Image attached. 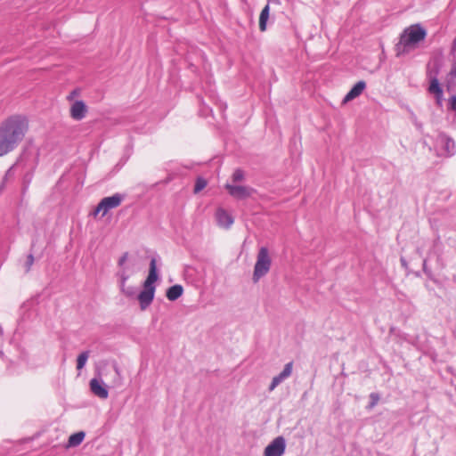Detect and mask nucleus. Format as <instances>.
<instances>
[{"label":"nucleus","mask_w":456,"mask_h":456,"mask_svg":"<svg viewBox=\"0 0 456 456\" xmlns=\"http://www.w3.org/2000/svg\"><path fill=\"white\" fill-rule=\"evenodd\" d=\"M28 129V119L20 115L11 116L0 126V157L12 151Z\"/></svg>","instance_id":"nucleus-1"},{"label":"nucleus","mask_w":456,"mask_h":456,"mask_svg":"<svg viewBox=\"0 0 456 456\" xmlns=\"http://www.w3.org/2000/svg\"><path fill=\"white\" fill-rule=\"evenodd\" d=\"M272 265L269 250L265 247L259 248L256 255V261L254 266L253 281L257 282L262 277L268 273Z\"/></svg>","instance_id":"nucleus-2"},{"label":"nucleus","mask_w":456,"mask_h":456,"mask_svg":"<svg viewBox=\"0 0 456 456\" xmlns=\"http://www.w3.org/2000/svg\"><path fill=\"white\" fill-rule=\"evenodd\" d=\"M427 31L419 24H414L404 29L401 42L405 45H413L425 39Z\"/></svg>","instance_id":"nucleus-3"},{"label":"nucleus","mask_w":456,"mask_h":456,"mask_svg":"<svg viewBox=\"0 0 456 456\" xmlns=\"http://www.w3.org/2000/svg\"><path fill=\"white\" fill-rule=\"evenodd\" d=\"M121 201L122 198L118 194L103 198L97 205L94 215L96 216L99 213H102V216H103L109 212V210L118 208L121 204Z\"/></svg>","instance_id":"nucleus-4"},{"label":"nucleus","mask_w":456,"mask_h":456,"mask_svg":"<svg viewBox=\"0 0 456 456\" xmlns=\"http://www.w3.org/2000/svg\"><path fill=\"white\" fill-rule=\"evenodd\" d=\"M285 451V441L281 436L276 437L265 449V456H281Z\"/></svg>","instance_id":"nucleus-5"},{"label":"nucleus","mask_w":456,"mask_h":456,"mask_svg":"<svg viewBox=\"0 0 456 456\" xmlns=\"http://www.w3.org/2000/svg\"><path fill=\"white\" fill-rule=\"evenodd\" d=\"M88 112V107L85 102L81 100L74 101L69 108V116L74 120H82L86 118Z\"/></svg>","instance_id":"nucleus-6"},{"label":"nucleus","mask_w":456,"mask_h":456,"mask_svg":"<svg viewBox=\"0 0 456 456\" xmlns=\"http://www.w3.org/2000/svg\"><path fill=\"white\" fill-rule=\"evenodd\" d=\"M155 288L143 287L138 295V300L142 310L148 307L154 298Z\"/></svg>","instance_id":"nucleus-7"},{"label":"nucleus","mask_w":456,"mask_h":456,"mask_svg":"<svg viewBox=\"0 0 456 456\" xmlns=\"http://www.w3.org/2000/svg\"><path fill=\"white\" fill-rule=\"evenodd\" d=\"M253 190L241 185H230V196L242 200L249 197Z\"/></svg>","instance_id":"nucleus-8"},{"label":"nucleus","mask_w":456,"mask_h":456,"mask_svg":"<svg viewBox=\"0 0 456 456\" xmlns=\"http://www.w3.org/2000/svg\"><path fill=\"white\" fill-rule=\"evenodd\" d=\"M292 368H293L292 362L287 363L284 367V370L278 376H276L273 379L269 389L271 391L273 390L282 380H284L285 379L289 377L292 372Z\"/></svg>","instance_id":"nucleus-9"},{"label":"nucleus","mask_w":456,"mask_h":456,"mask_svg":"<svg viewBox=\"0 0 456 456\" xmlns=\"http://www.w3.org/2000/svg\"><path fill=\"white\" fill-rule=\"evenodd\" d=\"M365 87H366V83L364 81H362V80L358 81L354 86V87L346 94V95L345 96V98L343 100V103H346V102L355 99L356 97H358L360 94H362V93L363 92Z\"/></svg>","instance_id":"nucleus-10"},{"label":"nucleus","mask_w":456,"mask_h":456,"mask_svg":"<svg viewBox=\"0 0 456 456\" xmlns=\"http://www.w3.org/2000/svg\"><path fill=\"white\" fill-rule=\"evenodd\" d=\"M90 388L99 398L106 399L109 395L108 390L95 379L90 381Z\"/></svg>","instance_id":"nucleus-11"},{"label":"nucleus","mask_w":456,"mask_h":456,"mask_svg":"<svg viewBox=\"0 0 456 456\" xmlns=\"http://www.w3.org/2000/svg\"><path fill=\"white\" fill-rule=\"evenodd\" d=\"M127 259H128V253L126 252L120 256V258L118 259V266L120 267L119 276H120L122 287L125 285L126 281L129 278L127 269L125 266V264L127 261Z\"/></svg>","instance_id":"nucleus-12"},{"label":"nucleus","mask_w":456,"mask_h":456,"mask_svg":"<svg viewBox=\"0 0 456 456\" xmlns=\"http://www.w3.org/2000/svg\"><path fill=\"white\" fill-rule=\"evenodd\" d=\"M158 280L157 270H156V260L153 258L150 264V271L147 279L143 283V287L155 288L154 282Z\"/></svg>","instance_id":"nucleus-13"},{"label":"nucleus","mask_w":456,"mask_h":456,"mask_svg":"<svg viewBox=\"0 0 456 456\" xmlns=\"http://www.w3.org/2000/svg\"><path fill=\"white\" fill-rule=\"evenodd\" d=\"M428 91L430 94H435L437 103H441L443 98V90L440 86L439 81L437 78L434 77L430 81V85L428 87Z\"/></svg>","instance_id":"nucleus-14"},{"label":"nucleus","mask_w":456,"mask_h":456,"mask_svg":"<svg viewBox=\"0 0 456 456\" xmlns=\"http://www.w3.org/2000/svg\"><path fill=\"white\" fill-rule=\"evenodd\" d=\"M183 287L179 284H175V285H173L170 288H168V289L167 290L166 296L168 300L175 301L183 295Z\"/></svg>","instance_id":"nucleus-15"},{"label":"nucleus","mask_w":456,"mask_h":456,"mask_svg":"<svg viewBox=\"0 0 456 456\" xmlns=\"http://www.w3.org/2000/svg\"><path fill=\"white\" fill-rule=\"evenodd\" d=\"M270 7L266 4L259 15V29L264 32L266 30L267 20L269 19Z\"/></svg>","instance_id":"nucleus-16"},{"label":"nucleus","mask_w":456,"mask_h":456,"mask_svg":"<svg viewBox=\"0 0 456 456\" xmlns=\"http://www.w3.org/2000/svg\"><path fill=\"white\" fill-rule=\"evenodd\" d=\"M85 438V433L84 432H77L75 434H72L68 440L67 447H75L79 445Z\"/></svg>","instance_id":"nucleus-17"},{"label":"nucleus","mask_w":456,"mask_h":456,"mask_svg":"<svg viewBox=\"0 0 456 456\" xmlns=\"http://www.w3.org/2000/svg\"><path fill=\"white\" fill-rule=\"evenodd\" d=\"M88 357H89V352L88 351L82 352L77 356V370H82L84 368V366L86 363V361H87Z\"/></svg>","instance_id":"nucleus-18"},{"label":"nucleus","mask_w":456,"mask_h":456,"mask_svg":"<svg viewBox=\"0 0 456 456\" xmlns=\"http://www.w3.org/2000/svg\"><path fill=\"white\" fill-rule=\"evenodd\" d=\"M216 219L220 225L226 226L228 224V215L226 214L225 210L219 209L216 212Z\"/></svg>","instance_id":"nucleus-19"},{"label":"nucleus","mask_w":456,"mask_h":456,"mask_svg":"<svg viewBox=\"0 0 456 456\" xmlns=\"http://www.w3.org/2000/svg\"><path fill=\"white\" fill-rule=\"evenodd\" d=\"M207 181L201 177H199L194 186V193H198L207 186Z\"/></svg>","instance_id":"nucleus-20"},{"label":"nucleus","mask_w":456,"mask_h":456,"mask_svg":"<svg viewBox=\"0 0 456 456\" xmlns=\"http://www.w3.org/2000/svg\"><path fill=\"white\" fill-rule=\"evenodd\" d=\"M243 177H244V173L240 169L235 170L232 175V179H233V182H235V183L241 181L243 179Z\"/></svg>","instance_id":"nucleus-21"},{"label":"nucleus","mask_w":456,"mask_h":456,"mask_svg":"<svg viewBox=\"0 0 456 456\" xmlns=\"http://www.w3.org/2000/svg\"><path fill=\"white\" fill-rule=\"evenodd\" d=\"M370 400H371L370 404V408H372L379 401V396L378 394L372 393V394H370Z\"/></svg>","instance_id":"nucleus-22"},{"label":"nucleus","mask_w":456,"mask_h":456,"mask_svg":"<svg viewBox=\"0 0 456 456\" xmlns=\"http://www.w3.org/2000/svg\"><path fill=\"white\" fill-rule=\"evenodd\" d=\"M33 264H34V256H33V255L30 254L27 256V261H26L27 272H28L30 270Z\"/></svg>","instance_id":"nucleus-23"},{"label":"nucleus","mask_w":456,"mask_h":456,"mask_svg":"<svg viewBox=\"0 0 456 456\" xmlns=\"http://www.w3.org/2000/svg\"><path fill=\"white\" fill-rule=\"evenodd\" d=\"M450 108L456 110V96H452L449 100Z\"/></svg>","instance_id":"nucleus-24"},{"label":"nucleus","mask_w":456,"mask_h":456,"mask_svg":"<svg viewBox=\"0 0 456 456\" xmlns=\"http://www.w3.org/2000/svg\"><path fill=\"white\" fill-rule=\"evenodd\" d=\"M77 94H78V92H77V90H74V91H72V92H70V93H69V94L67 96V99H68L69 101H71V100H73V98H74L76 95H77Z\"/></svg>","instance_id":"nucleus-25"},{"label":"nucleus","mask_w":456,"mask_h":456,"mask_svg":"<svg viewBox=\"0 0 456 456\" xmlns=\"http://www.w3.org/2000/svg\"><path fill=\"white\" fill-rule=\"evenodd\" d=\"M6 179H7V175L4 177V181H3V184L1 186V189L4 188V182L6 181Z\"/></svg>","instance_id":"nucleus-26"}]
</instances>
